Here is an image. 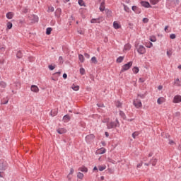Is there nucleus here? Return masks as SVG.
<instances>
[{
  "instance_id": "nucleus-22",
  "label": "nucleus",
  "mask_w": 181,
  "mask_h": 181,
  "mask_svg": "<svg viewBox=\"0 0 181 181\" xmlns=\"http://www.w3.org/2000/svg\"><path fill=\"white\" fill-rule=\"evenodd\" d=\"M175 86H177V87H180V80H179V78H177L175 82H174Z\"/></svg>"
},
{
  "instance_id": "nucleus-55",
  "label": "nucleus",
  "mask_w": 181,
  "mask_h": 181,
  "mask_svg": "<svg viewBox=\"0 0 181 181\" xmlns=\"http://www.w3.org/2000/svg\"><path fill=\"white\" fill-rule=\"evenodd\" d=\"M84 56L85 57H86V59H90V54H88V53H85Z\"/></svg>"
},
{
  "instance_id": "nucleus-46",
  "label": "nucleus",
  "mask_w": 181,
  "mask_h": 181,
  "mask_svg": "<svg viewBox=\"0 0 181 181\" xmlns=\"http://www.w3.org/2000/svg\"><path fill=\"white\" fill-rule=\"evenodd\" d=\"M48 69H49V70H53L54 69H56V66H53V65H49L48 66Z\"/></svg>"
},
{
  "instance_id": "nucleus-42",
  "label": "nucleus",
  "mask_w": 181,
  "mask_h": 181,
  "mask_svg": "<svg viewBox=\"0 0 181 181\" xmlns=\"http://www.w3.org/2000/svg\"><path fill=\"white\" fill-rule=\"evenodd\" d=\"M98 169L100 170V172H103V170H105V166H98Z\"/></svg>"
},
{
  "instance_id": "nucleus-47",
  "label": "nucleus",
  "mask_w": 181,
  "mask_h": 181,
  "mask_svg": "<svg viewBox=\"0 0 181 181\" xmlns=\"http://www.w3.org/2000/svg\"><path fill=\"white\" fill-rule=\"evenodd\" d=\"M149 22V19L148 18H143L144 23H148Z\"/></svg>"
},
{
  "instance_id": "nucleus-15",
  "label": "nucleus",
  "mask_w": 181,
  "mask_h": 181,
  "mask_svg": "<svg viewBox=\"0 0 181 181\" xmlns=\"http://www.w3.org/2000/svg\"><path fill=\"white\" fill-rule=\"evenodd\" d=\"M78 170H80L81 172H85L86 173L88 172V169L85 166L80 167L78 168Z\"/></svg>"
},
{
  "instance_id": "nucleus-5",
  "label": "nucleus",
  "mask_w": 181,
  "mask_h": 181,
  "mask_svg": "<svg viewBox=\"0 0 181 181\" xmlns=\"http://www.w3.org/2000/svg\"><path fill=\"white\" fill-rule=\"evenodd\" d=\"M137 52L139 54H145L146 53V49L143 45H139L137 48Z\"/></svg>"
},
{
  "instance_id": "nucleus-41",
  "label": "nucleus",
  "mask_w": 181,
  "mask_h": 181,
  "mask_svg": "<svg viewBox=\"0 0 181 181\" xmlns=\"http://www.w3.org/2000/svg\"><path fill=\"white\" fill-rule=\"evenodd\" d=\"M22 12H23V13H28V12H29L28 8V7H25V8H23Z\"/></svg>"
},
{
  "instance_id": "nucleus-58",
  "label": "nucleus",
  "mask_w": 181,
  "mask_h": 181,
  "mask_svg": "<svg viewBox=\"0 0 181 181\" xmlns=\"http://www.w3.org/2000/svg\"><path fill=\"white\" fill-rule=\"evenodd\" d=\"M105 135L106 138H108V136H110V134L108 133V132H105Z\"/></svg>"
},
{
  "instance_id": "nucleus-23",
  "label": "nucleus",
  "mask_w": 181,
  "mask_h": 181,
  "mask_svg": "<svg viewBox=\"0 0 181 181\" xmlns=\"http://www.w3.org/2000/svg\"><path fill=\"white\" fill-rule=\"evenodd\" d=\"M71 88L74 90V91H78V90H80V86L73 84Z\"/></svg>"
},
{
  "instance_id": "nucleus-16",
  "label": "nucleus",
  "mask_w": 181,
  "mask_h": 181,
  "mask_svg": "<svg viewBox=\"0 0 181 181\" xmlns=\"http://www.w3.org/2000/svg\"><path fill=\"white\" fill-rule=\"evenodd\" d=\"M163 103H165V98H159L157 100V103L159 104V105H160V104H163Z\"/></svg>"
},
{
  "instance_id": "nucleus-14",
  "label": "nucleus",
  "mask_w": 181,
  "mask_h": 181,
  "mask_svg": "<svg viewBox=\"0 0 181 181\" xmlns=\"http://www.w3.org/2000/svg\"><path fill=\"white\" fill-rule=\"evenodd\" d=\"M57 132H58V134H60L62 135L63 134H66L67 132V130H66V129L62 128V129H58Z\"/></svg>"
},
{
  "instance_id": "nucleus-48",
  "label": "nucleus",
  "mask_w": 181,
  "mask_h": 181,
  "mask_svg": "<svg viewBox=\"0 0 181 181\" xmlns=\"http://www.w3.org/2000/svg\"><path fill=\"white\" fill-rule=\"evenodd\" d=\"M48 12H54V7H49L48 8Z\"/></svg>"
},
{
  "instance_id": "nucleus-38",
  "label": "nucleus",
  "mask_w": 181,
  "mask_h": 181,
  "mask_svg": "<svg viewBox=\"0 0 181 181\" xmlns=\"http://www.w3.org/2000/svg\"><path fill=\"white\" fill-rule=\"evenodd\" d=\"M5 52V45H0V53H4Z\"/></svg>"
},
{
  "instance_id": "nucleus-64",
  "label": "nucleus",
  "mask_w": 181,
  "mask_h": 181,
  "mask_svg": "<svg viewBox=\"0 0 181 181\" xmlns=\"http://www.w3.org/2000/svg\"><path fill=\"white\" fill-rule=\"evenodd\" d=\"M163 88V86L160 85L158 87V90H162Z\"/></svg>"
},
{
  "instance_id": "nucleus-62",
  "label": "nucleus",
  "mask_w": 181,
  "mask_h": 181,
  "mask_svg": "<svg viewBox=\"0 0 181 181\" xmlns=\"http://www.w3.org/2000/svg\"><path fill=\"white\" fill-rule=\"evenodd\" d=\"M142 165H143L142 162L140 163H139V164L137 165V168H141V167H142Z\"/></svg>"
},
{
  "instance_id": "nucleus-44",
  "label": "nucleus",
  "mask_w": 181,
  "mask_h": 181,
  "mask_svg": "<svg viewBox=\"0 0 181 181\" xmlns=\"http://www.w3.org/2000/svg\"><path fill=\"white\" fill-rule=\"evenodd\" d=\"M145 95H146L145 94H141V93L137 94V96L142 99L145 98Z\"/></svg>"
},
{
  "instance_id": "nucleus-56",
  "label": "nucleus",
  "mask_w": 181,
  "mask_h": 181,
  "mask_svg": "<svg viewBox=\"0 0 181 181\" xmlns=\"http://www.w3.org/2000/svg\"><path fill=\"white\" fill-rule=\"evenodd\" d=\"M28 60L30 63H32V62H33V57H28Z\"/></svg>"
},
{
  "instance_id": "nucleus-4",
  "label": "nucleus",
  "mask_w": 181,
  "mask_h": 181,
  "mask_svg": "<svg viewBox=\"0 0 181 181\" xmlns=\"http://www.w3.org/2000/svg\"><path fill=\"white\" fill-rule=\"evenodd\" d=\"M133 105L136 107V108H141L142 107V102H141V100L136 99L133 101Z\"/></svg>"
},
{
  "instance_id": "nucleus-37",
  "label": "nucleus",
  "mask_w": 181,
  "mask_h": 181,
  "mask_svg": "<svg viewBox=\"0 0 181 181\" xmlns=\"http://www.w3.org/2000/svg\"><path fill=\"white\" fill-rule=\"evenodd\" d=\"M74 173V169L71 168L70 172H69V175H67L68 179H70V175H73Z\"/></svg>"
},
{
  "instance_id": "nucleus-2",
  "label": "nucleus",
  "mask_w": 181,
  "mask_h": 181,
  "mask_svg": "<svg viewBox=\"0 0 181 181\" xmlns=\"http://www.w3.org/2000/svg\"><path fill=\"white\" fill-rule=\"evenodd\" d=\"M6 169H8V163L4 159L0 160V171L3 172L6 170Z\"/></svg>"
},
{
  "instance_id": "nucleus-18",
  "label": "nucleus",
  "mask_w": 181,
  "mask_h": 181,
  "mask_svg": "<svg viewBox=\"0 0 181 181\" xmlns=\"http://www.w3.org/2000/svg\"><path fill=\"white\" fill-rule=\"evenodd\" d=\"M113 27L115 29H120L121 28V25L117 22V21H114L113 23Z\"/></svg>"
},
{
  "instance_id": "nucleus-28",
  "label": "nucleus",
  "mask_w": 181,
  "mask_h": 181,
  "mask_svg": "<svg viewBox=\"0 0 181 181\" xmlns=\"http://www.w3.org/2000/svg\"><path fill=\"white\" fill-rule=\"evenodd\" d=\"M159 1L160 0H150V3L151 5H156L157 4H159Z\"/></svg>"
},
{
  "instance_id": "nucleus-43",
  "label": "nucleus",
  "mask_w": 181,
  "mask_h": 181,
  "mask_svg": "<svg viewBox=\"0 0 181 181\" xmlns=\"http://www.w3.org/2000/svg\"><path fill=\"white\" fill-rule=\"evenodd\" d=\"M112 13V12L111 11L106 10V15H107V16H109V17L111 16Z\"/></svg>"
},
{
  "instance_id": "nucleus-57",
  "label": "nucleus",
  "mask_w": 181,
  "mask_h": 181,
  "mask_svg": "<svg viewBox=\"0 0 181 181\" xmlns=\"http://www.w3.org/2000/svg\"><path fill=\"white\" fill-rule=\"evenodd\" d=\"M139 81H140V83H144L145 82V79H144V78H139Z\"/></svg>"
},
{
  "instance_id": "nucleus-9",
  "label": "nucleus",
  "mask_w": 181,
  "mask_h": 181,
  "mask_svg": "<svg viewBox=\"0 0 181 181\" xmlns=\"http://www.w3.org/2000/svg\"><path fill=\"white\" fill-rule=\"evenodd\" d=\"M141 5L144 6V8H152V6H151L148 1H141Z\"/></svg>"
},
{
  "instance_id": "nucleus-59",
  "label": "nucleus",
  "mask_w": 181,
  "mask_h": 181,
  "mask_svg": "<svg viewBox=\"0 0 181 181\" xmlns=\"http://www.w3.org/2000/svg\"><path fill=\"white\" fill-rule=\"evenodd\" d=\"M152 156H153V152H150V153H148V158H151V157H152Z\"/></svg>"
},
{
  "instance_id": "nucleus-50",
  "label": "nucleus",
  "mask_w": 181,
  "mask_h": 181,
  "mask_svg": "<svg viewBox=\"0 0 181 181\" xmlns=\"http://www.w3.org/2000/svg\"><path fill=\"white\" fill-rule=\"evenodd\" d=\"M151 42H156V37H150Z\"/></svg>"
},
{
  "instance_id": "nucleus-40",
  "label": "nucleus",
  "mask_w": 181,
  "mask_h": 181,
  "mask_svg": "<svg viewBox=\"0 0 181 181\" xmlns=\"http://www.w3.org/2000/svg\"><path fill=\"white\" fill-rule=\"evenodd\" d=\"M13 24L11 22L7 23V29H12Z\"/></svg>"
},
{
  "instance_id": "nucleus-32",
  "label": "nucleus",
  "mask_w": 181,
  "mask_h": 181,
  "mask_svg": "<svg viewBox=\"0 0 181 181\" xmlns=\"http://www.w3.org/2000/svg\"><path fill=\"white\" fill-rule=\"evenodd\" d=\"M52 30H53L52 28H47L46 29V35H50L52 33Z\"/></svg>"
},
{
  "instance_id": "nucleus-36",
  "label": "nucleus",
  "mask_w": 181,
  "mask_h": 181,
  "mask_svg": "<svg viewBox=\"0 0 181 181\" xmlns=\"http://www.w3.org/2000/svg\"><path fill=\"white\" fill-rule=\"evenodd\" d=\"M91 62H93V63H94L95 64H97V63H98V62L97 61V57H93L91 58Z\"/></svg>"
},
{
  "instance_id": "nucleus-26",
  "label": "nucleus",
  "mask_w": 181,
  "mask_h": 181,
  "mask_svg": "<svg viewBox=\"0 0 181 181\" xmlns=\"http://www.w3.org/2000/svg\"><path fill=\"white\" fill-rule=\"evenodd\" d=\"M123 6L125 12H127L129 13V12L131 11V9L129 8V7H128V6L123 4Z\"/></svg>"
},
{
  "instance_id": "nucleus-61",
  "label": "nucleus",
  "mask_w": 181,
  "mask_h": 181,
  "mask_svg": "<svg viewBox=\"0 0 181 181\" xmlns=\"http://www.w3.org/2000/svg\"><path fill=\"white\" fill-rule=\"evenodd\" d=\"M173 144H175V141H173V140H170L169 145H172Z\"/></svg>"
},
{
  "instance_id": "nucleus-24",
  "label": "nucleus",
  "mask_w": 181,
  "mask_h": 181,
  "mask_svg": "<svg viewBox=\"0 0 181 181\" xmlns=\"http://www.w3.org/2000/svg\"><path fill=\"white\" fill-rule=\"evenodd\" d=\"M132 71L134 74H138V73H139V68L135 66L132 69Z\"/></svg>"
},
{
  "instance_id": "nucleus-29",
  "label": "nucleus",
  "mask_w": 181,
  "mask_h": 181,
  "mask_svg": "<svg viewBox=\"0 0 181 181\" xmlns=\"http://www.w3.org/2000/svg\"><path fill=\"white\" fill-rule=\"evenodd\" d=\"M131 49V45L126 44L124 47V50H130Z\"/></svg>"
},
{
  "instance_id": "nucleus-11",
  "label": "nucleus",
  "mask_w": 181,
  "mask_h": 181,
  "mask_svg": "<svg viewBox=\"0 0 181 181\" xmlns=\"http://www.w3.org/2000/svg\"><path fill=\"white\" fill-rule=\"evenodd\" d=\"M100 12H104L105 11V2L102 1L99 8Z\"/></svg>"
},
{
  "instance_id": "nucleus-45",
  "label": "nucleus",
  "mask_w": 181,
  "mask_h": 181,
  "mask_svg": "<svg viewBox=\"0 0 181 181\" xmlns=\"http://www.w3.org/2000/svg\"><path fill=\"white\" fill-rule=\"evenodd\" d=\"M78 4L80 5V6H84V1L83 0H78Z\"/></svg>"
},
{
  "instance_id": "nucleus-33",
  "label": "nucleus",
  "mask_w": 181,
  "mask_h": 181,
  "mask_svg": "<svg viewBox=\"0 0 181 181\" xmlns=\"http://www.w3.org/2000/svg\"><path fill=\"white\" fill-rule=\"evenodd\" d=\"M6 18L7 19H12L13 18V16L12 15V13L9 12L6 13Z\"/></svg>"
},
{
  "instance_id": "nucleus-63",
  "label": "nucleus",
  "mask_w": 181,
  "mask_h": 181,
  "mask_svg": "<svg viewBox=\"0 0 181 181\" xmlns=\"http://www.w3.org/2000/svg\"><path fill=\"white\" fill-rule=\"evenodd\" d=\"M144 162H146L148 160V157L143 158Z\"/></svg>"
},
{
  "instance_id": "nucleus-34",
  "label": "nucleus",
  "mask_w": 181,
  "mask_h": 181,
  "mask_svg": "<svg viewBox=\"0 0 181 181\" xmlns=\"http://www.w3.org/2000/svg\"><path fill=\"white\" fill-rule=\"evenodd\" d=\"M77 177L78 178V179H83V177H84V174H83V173H78V174H77Z\"/></svg>"
},
{
  "instance_id": "nucleus-25",
  "label": "nucleus",
  "mask_w": 181,
  "mask_h": 181,
  "mask_svg": "<svg viewBox=\"0 0 181 181\" xmlns=\"http://www.w3.org/2000/svg\"><path fill=\"white\" fill-rule=\"evenodd\" d=\"M78 59H79L81 63H84V56L83 54H79Z\"/></svg>"
},
{
  "instance_id": "nucleus-19",
  "label": "nucleus",
  "mask_w": 181,
  "mask_h": 181,
  "mask_svg": "<svg viewBox=\"0 0 181 181\" xmlns=\"http://www.w3.org/2000/svg\"><path fill=\"white\" fill-rule=\"evenodd\" d=\"M63 119L64 122H69V121H70V116L69 115H66L64 116Z\"/></svg>"
},
{
  "instance_id": "nucleus-3",
  "label": "nucleus",
  "mask_w": 181,
  "mask_h": 181,
  "mask_svg": "<svg viewBox=\"0 0 181 181\" xmlns=\"http://www.w3.org/2000/svg\"><path fill=\"white\" fill-rule=\"evenodd\" d=\"M132 67V62H129L127 64L122 66L121 69V73H124V71H127V70H129Z\"/></svg>"
},
{
  "instance_id": "nucleus-60",
  "label": "nucleus",
  "mask_w": 181,
  "mask_h": 181,
  "mask_svg": "<svg viewBox=\"0 0 181 181\" xmlns=\"http://www.w3.org/2000/svg\"><path fill=\"white\" fill-rule=\"evenodd\" d=\"M63 78H64V80H66V78H67V74H63Z\"/></svg>"
},
{
  "instance_id": "nucleus-6",
  "label": "nucleus",
  "mask_w": 181,
  "mask_h": 181,
  "mask_svg": "<svg viewBox=\"0 0 181 181\" xmlns=\"http://www.w3.org/2000/svg\"><path fill=\"white\" fill-rule=\"evenodd\" d=\"M104 21V18L99 17L98 18H92L90 20V23H100V22H103Z\"/></svg>"
},
{
  "instance_id": "nucleus-21",
  "label": "nucleus",
  "mask_w": 181,
  "mask_h": 181,
  "mask_svg": "<svg viewBox=\"0 0 181 181\" xmlns=\"http://www.w3.org/2000/svg\"><path fill=\"white\" fill-rule=\"evenodd\" d=\"M170 2H171V4H173L175 5V6H177V5H179L180 1H179V0H170Z\"/></svg>"
},
{
  "instance_id": "nucleus-17",
  "label": "nucleus",
  "mask_w": 181,
  "mask_h": 181,
  "mask_svg": "<svg viewBox=\"0 0 181 181\" xmlns=\"http://www.w3.org/2000/svg\"><path fill=\"white\" fill-rule=\"evenodd\" d=\"M16 57L17 59H22V57H23V54H22V51L19 50L17 52Z\"/></svg>"
},
{
  "instance_id": "nucleus-13",
  "label": "nucleus",
  "mask_w": 181,
  "mask_h": 181,
  "mask_svg": "<svg viewBox=\"0 0 181 181\" xmlns=\"http://www.w3.org/2000/svg\"><path fill=\"white\" fill-rule=\"evenodd\" d=\"M31 91H33L34 93H38L39 88L36 85H33L31 86Z\"/></svg>"
},
{
  "instance_id": "nucleus-12",
  "label": "nucleus",
  "mask_w": 181,
  "mask_h": 181,
  "mask_svg": "<svg viewBox=\"0 0 181 181\" xmlns=\"http://www.w3.org/2000/svg\"><path fill=\"white\" fill-rule=\"evenodd\" d=\"M156 163H158V159L153 158L150 160V165H152V166H156Z\"/></svg>"
},
{
  "instance_id": "nucleus-1",
  "label": "nucleus",
  "mask_w": 181,
  "mask_h": 181,
  "mask_svg": "<svg viewBox=\"0 0 181 181\" xmlns=\"http://www.w3.org/2000/svg\"><path fill=\"white\" fill-rule=\"evenodd\" d=\"M119 124V122L118 119H116L115 122H110L107 123V129H112L114 128H117Z\"/></svg>"
},
{
  "instance_id": "nucleus-52",
  "label": "nucleus",
  "mask_w": 181,
  "mask_h": 181,
  "mask_svg": "<svg viewBox=\"0 0 181 181\" xmlns=\"http://www.w3.org/2000/svg\"><path fill=\"white\" fill-rule=\"evenodd\" d=\"M170 39H176V35H175V34H171V35H170Z\"/></svg>"
},
{
  "instance_id": "nucleus-35",
  "label": "nucleus",
  "mask_w": 181,
  "mask_h": 181,
  "mask_svg": "<svg viewBox=\"0 0 181 181\" xmlns=\"http://www.w3.org/2000/svg\"><path fill=\"white\" fill-rule=\"evenodd\" d=\"M139 135V132H134L132 134V138H134V139H135V138H136V136H138Z\"/></svg>"
},
{
  "instance_id": "nucleus-31",
  "label": "nucleus",
  "mask_w": 181,
  "mask_h": 181,
  "mask_svg": "<svg viewBox=\"0 0 181 181\" xmlns=\"http://www.w3.org/2000/svg\"><path fill=\"white\" fill-rule=\"evenodd\" d=\"M50 114L52 117H56V115L57 114V110H51Z\"/></svg>"
},
{
  "instance_id": "nucleus-39",
  "label": "nucleus",
  "mask_w": 181,
  "mask_h": 181,
  "mask_svg": "<svg viewBox=\"0 0 181 181\" xmlns=\"http://www.w3.org/2000/svg\"><path fill=\"white\" fill-rule=\"evenodd\" d=\"M80 74H81V76H84V74H86V69H84V68H81Z\"/></svg>"
},
{
  "instance_id": "nucleus-7",
  "label": "nucleus",
  "mask_w": 181,
  "mask_h": 181,
  "mask_svg": "<svg viewBox=\"0 0 181 181\" xmlns=\"http://www.w3.org/2000/svg\"><path fill=\"white\" fill-rule=\"evenodd\" d=\"M132 9L134 12H135L137 15H139V13H141V12H142V9H141V8L136 6H133L132 7Z\"/></svg>"
},
{
  "instance_id": "nucleus-8",
  "label": "nucleus",
  "mask_w": 181,
  "mask_h": 181,
  "mask_svg": "<svg viewBox=\"0 0 181 181\" xmlns=\"http://www.w3.org/2000/svg\"><path fill=\"white\" fill-rule=\"evenodd\" d=\"M95 138V136L94 134H88L86 136V142H91Z\"/></svg>"
},
{
  "instance_id": "nucleus-49",
  "label": "nucleus",
  "mask_w": 181,
  "mask_h": 181,
  "mask_svg": "<svg viewBox=\"0 0 181 181\" xmlns=\"http://www.w3.org/2000/svg\"><path fill=\"white\" fill-rule=\"evenodd\" d=\"M122 106V103H121V102H117L116 103V107H117V108H119V107Z\"/></svg>"
},
{
  "instance_id": "nucleus-30",
  "label": "nucleus",
  "mask_w": 181,
  "mask_h": 181,
  "mask_svg": "<svg viewBox=\"0 0 181 181\" xmlns=\"http://www.w3.org/2000/svg\"><path fill=\"white\" fill-rule=\"evenodd\" d=\"M124 62V57H119L117 59V63H122Z\"/></svg>"
},
{
  "instance_id": "nucleus-53",
  "label": "nucleus",
  "mask_w": 181,
  "mask_h": 181,
  "mask_svg": "<svg viewBox=\"0 0 181 181\" xmlns=\"http://www.w3.org/2000/svg\"><path fill=\"white\" fill-rule=\"evenodd\" d=\"M99 153H100V155H103V153H105V149L100 150V151H99Z\"/></svg>"
},
{
  "instance_id": "nucleus-10",
  "label": "nucleus",
  "mask_w": 181,
  "mask_h": 181,
  "mask_svg": "<svg viewBox=\"0 0 181 181\" xmlns=\"http://www.w3.org/2000/svg\"><path fill=\"white\" fill-rule=\"evenodd\" d=\"M173 103L175 104H177L179 103H181V96L180 95H176L174 97Z\"/></svg>"
},
{
  "instance_id": "nucleus-51",
  "label": "nucleus",
  "mask_w": 181,
  "mask_h": 181,
  "mask_svg": "<svg viewBox=\"0 0 181 181\" xmlns=\"http://www.w3.org/2000/svg\"><path fill=\"white\" fill-rule=\"evenodd\" d=\"M78 33H79V35H84V31H83V30L80 29V30H78Z\"/></svg>"
},
{
  "instance_id": "nucleus-20",
  "label": "nucleus",
  "mask_w": 181,
  "mask_h": 181,
  "mask_svg": "<svg viewBox=\"0 0 181 181\" xmlns=\"http://www.w3.org/2000/svg\"><path fill=\"white\" fill-rule=\"evenodd\" d=\"M6 86H7L6 82L4 81H0V87L1 88H6Z\"/></svg>"
},
{
  "instance_id": "nucleus-54",
  "label": "nucleus",
  "mask_w": 181,
  "mask_h": 181,
  "mask_svg": "<svg viewBox=\"0 0 181 181\" xmlns=\"http://www.w3.org/2000/svg\"><path fill=\"white\" fill-rule=\"evenodd\" d=\"M59 62H60L61 64H63V63H64V62H63V57H59Z\"/></svg>"
},
{
  "instance_id": "nucleus-27",
  "label": "nucleus",
  "mask_w": 181,
  "mask_h": 181,
  "mask_svg": "<svg viewBox=\"0 0 181 181\" xmlns=\"http://www.w3.org/2000/svg\"><path fill=\"white\" fill-rule=\"evenodd\" d=\"M119 114L120 117L123 118V119H125V118H127V116L125 115V113L123 111L120 110Z\"/></svg>"
}]
</instances>
